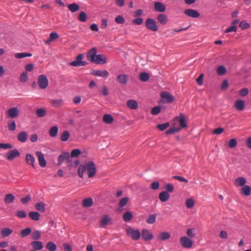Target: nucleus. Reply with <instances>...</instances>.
<instances>
[{
    "label": "nucleus",
    "mask_w": 251,
    "mask_h": 251,
    "mask_svg": "<svg viewBox=\"0 0 251 251\" xmlns=\"http://www.w3.org/2000/svg\"><path fill=\"white\" fill-rule=\"evenodd\" d=\"M194 201L192 199H189L186 201V206L188 208H192L194 206Z\"/></svg>",
    "instance_id": "nucleus-58"
},
{
    "label": "nucleus",
    "mask_w": 251,
    "mask_h": 251,
    "mask_svg": "<svg viewBox=\"0 0 251 251\" xmlns=\"http://www.w3.org/2000/svg\"><path fill=\"white\" fill-rule=\"evenodd\" d=\"M70 157V154L69 152H63L60 154L58 157V164L61 165L62 162L66 160H68Z\"/></svg>",
    "instance_id": "nucleus-26"
},
{
    "label": "nucleus",
    "mask_w": 251,
    "mask_h": 251,
    "mask_svg": "<svg viewBox=\"0 0 251 251\" xmlns=\"http://www.w3.org/2000/svg\"><path fill=\"white\" fill-rule=\"evenodd\" d=\"M15 200L14 196L12 194H8L5 195L4 201L6 203H11L14 201Z\"/></svg>",
    "instance_id": "nucleus-39"
},
{
    "label": "nucleus",
    "mask_w": 251,
    "mask_h": 251,
    "mask_svg": "<svg viewBox=\"0 0 251 251\" xmlns=\"http://www.w3.org/2000/svg\"><path fill=\"white\" fill-rule=\"evenodd\" d=\"M87 171L88 177H92L96 174V167L93 162H88L87 163Z\"/></svg>",
    "instance_id": "nucleus-7"
},
{
    "label": "nucleus",
    "mask_w": 251,
    "mask_h": 251,
    "mask_svg": "<svg viewBox=\"0 0 251 251\" xmlns=\"http://www.w3.org/2000/svg\"><path fill=\"white\" fill-rule=\"evenodd\" d=\"M25 159L26 162L28 164L31 165L33 168L35 167L34 164L35 162V159L33 156L29 153L27 154L26 155Z\"/></svg>",
    "instance_id": "nucleus-27"
},
{
    "label": "nucleus",
    "mask_w": 251,
    "mask_h": 251,
    "mask_svg": "<svg viewBox=\"0 0 251 251\" xmlns=\"http://www.w3.org/2000/svg\"><path fill=\"white\" fill-rule=\"evenodd\" d=\"M81 153V151L79 149H74L71 152V156L72 157H77Z\"/></svg>",
    "instance_id": "nucleus-56"
},
{
    "label": "nucleus",
    "mask_w": 251,
    "mask_h": 251,
    "mask_svg": "<svg viewBox=\"0 0 251 251\" xmlns=\"http://www.w3.org/2000/svg\"><path fill=\"white\" fill-rule=\"evenodd\" d=\"M126 234L135 241L138 240L141 236V234L138 229H134L130 227L126 228Z\"/></svg>",
    "instance_id": "nucleus-3"
},
{
    "label": "nucleus",
    "mask_w": 251,
    "mask_h": 251,
    "mask_svg": "<svg viewBox=\"0 0 251 251\" xmlns=\"http://www.w3.org/2000/svg\"><path fill=\"white\" fill-rule=\"evenodd\" d=\"M20 155V152L16 149L11 150L7 152L6 154V157L9 161L13 160L15 158L17 157Z\"/></svg>",
    "instance_id": "nucleus-10"
},
{
    "label": "nucleus",
    "mask_w": 251,
    "mask_h": 251,
    "mask_svg": "<svg viewBox=\"0 0 251 251\" xmlns=\"http://www.w3.org/2000/svg\"><path fill=\"white\" fill-rule=\"evenodd\" d=\"M234 107L238 111H242L244 109L245 107V102L242 100H238L235 101Z\"/></svg>",
    "instance_id": "nucleus-18"
},
{
    "label": "nucleus",
    "mask_w": 251,
    "mask_h": 251,
    "mask_svg": "<svg viewBox=\"0 0 251 251\" xmlns=\"http://www.w3.org/2000/svg\"><path fill=\"white\" fill-rule=\"evenodd\" d=\"M250 25V24L246 21H241L239 24V27L243 30L249 28Z\"/></svg>",
    "instance_id": "nucleus-55"
},
{
    "label": "nucleus",
    "mask_w": 251,
    "mask_h": 251,
    "mask_svg": "<svg viewBox=\"0 0 251 251\" xmlns=\"http://www.w3.org/2000/svg\"><path fill=\"white\" fill-rule=\"evenodd\" d=\"M37 83L41 89H46L49 84V81L47 77L44 75H39L38 76Z\"/></svg>",
    "instance_id": "nucleus-5"
},
{
    "label": "nucleus",
    "mask_w": 251,
    "mask_h": 251,
    "mask_svg": "<svg viewBox=\"0 0 251 251\" xmlns=\"http://www.w3.org/2000/svg\"><path fill=\"white\" fill-rule=\"evenodd\" d=\"M46 248L49 251H55L57 247L53 242H49L46 245Z\"/></svg>",
    "instance_id": "nucleus-43"
},
{
    "label": "nucleus",
    "mask_w": 251,
    "mask_h": 251,
    "mask_svg": "<svg viewBox=\"0 0 251 251\" xmlns=\"http://www.w3.org/2000/svg\"><path fill=\"white\" fill-rule=\"evenodd\" d=\"M27 139V133L25 131L21 132L18 135V139L21 142L25 143Z\"/></svg>",
    "instance_id": "nucleus-30"
},
{
    "label": "nucleus",
    "mask_w": 251,
    "mask_h": 251,
    "mask_svg": "<svg viewBox=\"0 0 251 251\" xmlns=\"http://www.w3.org/2000/svg\"><path fill=\"white\" fill-rule=\"evenodd\" d=\"M12 232V229L8 227L3 228L0 231L1 236L4 237L9 236Z\"/></svg>",
    "instance_id": "nucleus-34"
},
{
    "label": "nucleus",
    "mask_w": 251,
    "mask_h": 251,
    "mask_svg": "<svg viewBox=\"0 0 251 251\" xmlns=\"http://www.w3.org/2000/svg\"><path fill=\"white\" fill-rule=\"evenodd\" d=\"M35 154L38 157L40 166L41 167H45L46 166L47 163L43 153L40 151H37Z\"/></svg>",
    "instance_id": "nucleus-14"
},
{
    "label": "nucleus",
    "mask_w": 251,
    "mask_h": 251,
    "mask_svg": "<svg viewBox=\"0 0 251 251\" xmlns=\"http://www.w3.org/2000/svg\"><path fill=\"white\" fill-rule=\"evenodd\" d=\"M126 205V198H123L119 202V207L117 209L118 212H121L123 211V207Z\"/></svg>",
    "instance_id": "nucleus-52"
},
{
    "label": "nucleus",
    "mask_w": 251,
    "mask_h": 251,
    "mask_svg": "<svg viewBox=\"0 0 251 251\" xmlns=\"http://www.w3.org/2000/svg\"><path fill=\"white\" fill-rule=\"evenodd\" d=\"M161 111V107L160 106H155L151 109V114L153 115L158 114Z\"/></svg>",
    "instance_id": "nucleus-53"
},
{
    "label": "nucleus",
    "mask_w": 251,
    "mask_h": 251,
    "mask_svg": "<svg viewBox=\"0 0 251 251\" xmlns=\"http://www.w3.org/2000/svg\"><path fill=\"white\" fill-rule=\"evenodd\" d=\"M13 147L12 145L9 143H0V149H10Z\"/></svg>",
    "instance_id": "nucleus-61"
},
{
    "label": "nucleus",
    "mask_w": 251,
    "mask_h": 251,
    "mask_svg": "<svg viewBox=\"0 0 251 251\" xmlns=\"http://www.w3.org/2000/svg\"><path fill=\"white\" fill-rule=\"evenodd\" d=\"M160 201L162 202L167 201L170 198V195L167 191L161 192L158 196Z\"/></svg>",
    "instance_id": "nucleus-24"
},
{
    "label": "nucleus",
    "mask_w": 251,
    "mask_h": 251,
    "mask_svg": "<svg viewBox=\"0 0 251 251\" xmlns=\"http://www.w3.org/2000/svg\"><path fill=\"white\" fill-rule=\"evenodd\" d=\"M237 145V141L236 139L234 138L229 140L227 142V146L230 149L235 148Z\"/></svg>",
    "instance_id": "nucleus-49"
},
{
    "label": "nucleus",
    "mask_w": 251,
    "mask_h": 251,
    "mask_svg": "<svg viewBox=\"0 0 251 251\" xmlns=\"http://www.w3.org/2000/svg\"><path fill=\"white\" fill-rule=\"evenodd\" d=\"M175 121H178L179 123L180 127V128H183L187 127V123L185 119V117L182 114H180L179 117H176L175 119Z\"/></svg>",
    "instance_id": "nucleus-16"
},
{
    "label": "nucleus",
    "mask_w": 251,
    "mask_h": 251,
    "mask_svg": "<svg viewBox=\"0 0 251 251\" xmlns=\"http://www.w3.org/2000/svg\"><path fill=\"white\" fill-rule=\"evenodd\" d=\"M41 237L40 232L38 230H34L31 233V237L33 240H37Z\"/></svg>",
    "instance_id": "nucleus-51"
},
{
    "label": "nucleus",
    "mask_w": 251,
    "mask_h": 251,
    "mask_svg": "<svg viewBox=\"0 0 251 251\" xmlns=\"http://www.w3.org/2000/svg\"><path fill=\"white\" fill-rule=\"evenodd\" d=\"M169 126V123L167 122L165 124L158 125L157 126V128L161 131H164L166 128H167Z\"/></svg>",
    "instance_id": "nucleus-57"
},
{
    "label": "nucleus",
    "mask_w": 251,
    "mask_h": 251,
    "mask_svg": "<svg viewBox=\"0 0 251 251\" xmlns=\"http://www.w3.org/2000/svg\"><path fill=\"white\" fill-rule=\"evenodd\" d=\"M103 121L107 124H110L113 122V118L109 114H105L103 117Z\"/></svg>",
    "instance_id": "nucleus-38"
},
{
    "label": "nucleus",
    "mask_w": 251,
    "mask_h": 251,
    "mask_svg": "<svg viewBox=\"0 0 251 251\" xmlns=\"http://www.w3.org/2000/svg\"><path fill=\"white\" fill-rule=\"evenodd\" d=\"M87 163L84 165H81L78 169V174L80 177L82 178L83 173L87 171Z\"/></svg>",
    "instance_id": "nucleus-33"
},
{
    "label": "nucleus",
    "mask_w": 251,
    "mask_h": 251,
    "mask_svg": "<svg viewBox=\"0 0 251 251\" xmlns=\"http://www.w3.org/2000/svg\"><path fill=\"white\" fill-rule=\"evenodd\" d=\"M93 62L97 64L102 65L106 63L107 59L105 55L99 54H97L95 59Z\"/></svg>",
    "instance_id": "nucleus-13"
},
{
    "label": "nucleus",
    "mask_w": 251,
    "mask_h": 251,
    "mask_svg": "<svg viewBox=\"0 0 251 251\" xmlns=\"http://www.w3.org/2000/svg\"><path fill=\"white\" fill-rule=\"evenodd\" d=\"M115 22L118 24H122L125 23V20L122 16L118 15L115 18Z\"/></svg>",
    "instance_id": "nucleus-62"
},
{
    "label": "nucleus",
    "mask_w": 251,
    "mask_h": 251,
    "mask_svg": "<svg viewBox=\"0 0 251 251\" xmlns=\"http://www.w3.org/2000/svg\"><path fill=\"white\" fill-rule=\"evenodd\" d=\"M83 55L79 54L76 56L75 60L70 62L69 65L75 67L84 66L87 64V63L85 61H83Z\"/></svg>",
    "instance_id": "nucleus-2"
},
{
    "label": "nucleus",
    "mask_w": 251,
    "mask_h": 251,
    "mask_svg": "<svg viewBox=\"0 0 251 251\" xmlns=\"http://www.w3.org/2000/svg\"><path fill=\"white\" fill-rule=\"evenodd\" d=\"M58 133V128L57 126H53L50 128L49 133L50 137H56Z\"/></svg>",
    "instance_id": "nucleus-31"
},
{
    "label": "nucleus",
    "mask_w": 251,
    "mask_h": 251,
    "mask_svg": "<svg viewBox=\"0 0 251 251\" xmlns=\"http://www.w3.org/2000/svg\"><path fill=\"white\" fill-rule=\"evenodd\" d=\"M31 246L33 250H41L43 248V245L41 241H35L31 243Z\"/></svg>",
    "instance_id": "nucleus-23"
},
{
    "label": "nucleus",
    "mask_w": 251,
    "mask_h": 251,
    "mask_svg": "<svg viewBox=\"0 0 251 251\" xmlns=\"http://www.w3.org/2000/svg\"><path fill=\"white\" fill-rule=\"evenodd\" d=\"M241 193L243 196H248L251 194V187L246 185L241 189Z\"/></svg>",
    "instance_id": "nucleus-22"
},
{
    "label": "nucleus",
    "mask_w": 251,
    "mask_h": 251,
    "mask_svg": "<svg viewBox=\"0 0 251 251\" xmlns=\"http://www.w3.org/2000/svg\"><path fill=\"white\" fill-rule=\"evenodd\" d=\"M31 232V229L29 227L26 228L25 229H22L20 232V236L22 238H24L28 235Z\"/></svg>",
    "instance_id": "nucleus-42"
},
{
    "label": "nucleus",
    "mask_w": 251,
    "mask_h": 251,
    "mask_svg": "<svg viewBox=\"0 0 251 251\" xmlns=\"http://www.w3.org/2000/svg\"><path fill=\"white\" fill-rule=\"evenodd\" d=\"M26 213L24 210H19L17 211L16 216L20 218H25L26 217Z\"/></svg>",
    "instance_id": "nucleus-64"
},
{
    "label": "nucleus",
    "mask_w": 251,
    "mask_h": 251,
    "mask_svg": "<svg viewBox=\"0 0 251 251\" xmlns=\"http://www.w3.org/2000/svg\"><path fill=\"white\" fill-rule=\"evenodd\" d=\"M7 116L10 118H15L19 114V110L17 107H14L9 108L6 111Z\"/></svg>",
    "instance_id": "nucleus-8"
},
{
    "label": "nucleus",
    "mask_w": 251,
    "mask_h": 251,
    "mask_svg": "<svg viewBox=\"0 0 251 251\" xmlns=\"http://www.w3.org/2000/svg\"><path fill=\"white\" fill-rule=\"evenodd\" d=\"M164 189L166 190V191L170 193H172L173 192L174 190V187L173 185L171 183H169L165 185Z\"/></svg>",
    "instance_id": "nucleus-59"
},
{
    "label": "nucleus",
    "mask_w": 251,
    "mask_h": 251,
    "mask_svg": "<svg viewBox=\"0 0 251 251\" xmlns=\"http://www.w3.org/2000/svg\"><path fill=\"white\" fill-rule=\"evenodd\" d=\"M35 113L40 118L43 117L46 114V110L45 108H40L36 109Z\"/></svg>",
    "instance_id": "nucleus-41"
},
{
    "label": "nucleus",
    "mask_w": 251,
    "mask_h": 251,
    "mask_svg": "<svg viewBox=\"0 0 251 251\" xmlns=\"http://www.w3.org/2000/svg\"><path fill=\"white\" fill-rule=\"evenodd\" d=\"M117 79L120 83L125 84L126 83V75H120L117 76Z\"/></svg>",
    "instance_id": "nucleus-63"
},
{
    "label": "nucleus",
    "mask_w": 251,
    "mask_h": 251,
    "mask_svg": "<svg viewBox=\"0 0 251 251\" xmlns=\"http://www.w3.org/2000/svg\"><path fill=\"white\" fill-rule=\"evenodd\" d=\"M246 179L243 177H239L237 178L235 180V183L237 186H242L246 185Z\"/></svg>",
    "instance_id": "nucleus-32"
},
{
    "label": "nucleus",
    "mask_w": 251,
    "mask_h": 251,
    "mask_svg": "<svg viewBox=\"0 0 251 251\" xmlns=\"http://www.w3.org/2000/svg\"><path fill=\"white\" fill-rule=\"evenodd\" d=\"M181 246L185 248H191L193 244V241L186 236H182L180 238Z\"/></svg>",
    "instance_id": "nucleus-6"
},
{
    "label": "nucleus",
    "mask_w": 251,
    "mask_h": 251,
    "mask_svg": "<svg viewBox=\"0 0 251 251\" xmlns=\"http://www.w3.org/2000/svg\"><path fill=\"white\" fill-rule=\"evenodd\" d=\"M110 222V218H109V217L108 215H105L101 218L100 224L102 226H104L106 225H108Z\"/></svg>",
    "instance_id": "nucleus-40"
},
{
    "label": "nucleus",
    "mask_w": 251,
    "mask_h": 251,
    "mask_svg": "<svg viewBox=\"0 0 251 251\" xmlns=\"http://www.w3.org/2000/svg\"><path fill=\"white\" fill-rule=\"evenodd\" d=\"M155 11L160 12H164L166 9V6L161 2H155L154 4Z\"/></svg>",
    "instance_id": "nucleus-19"
},
{
    "label": "nucleus",
    "mask_w": 251,
    "mask_h": 251,
    "mask_svg": "<svg viewBox=\"0 0 251 251\" xmlns=\"http://www.w3.org/2000/svg\"><path fill=\"white\" fill-rule=\"evenodd\" d=\"M70 134L67 130L63 131L60 135V139L63 142L67 141L70 138Z\"/></svg>",
    "instance_id": "nucleus-37"
},
{
    "label": "nucleus",
    "mask_w": 251,
    "mask_h": 251,
    "mask_svg": "<svg viewBox=\"0 0 251 251\" xmlns=\"http://www.w3.org/2000/svg\"><path fill=\"white\" fill-rule=\"evenodd\" d=\"M180 130L179 127H172L167 130L165 132L166 134H171L178 132Z\"/></svg>",
    "instance_id": "nucleus-48"
},
{
    "label": "nucleus",
    "mask_w": 251,
    "mask_h": 251,
    "mask_svg": "<svg viewBox=\"0 0 251 251\" xmlns=\"http://www.w3.org/2000/svg\"><path fill=\"white\" fill-rule=\"evenodd\" d=\"M126 106L131 109H137L138 108L137 102L133 100H130L126 101Z\"/></svg>",
    "instance_id": "nucleus-25"
},
{
    "label": "nucleus",
    "mask_w": 251,
    "mask_h": 251,
    "mask_svg": "<svg viewBox=\"0 0 251 251\" xmlns=\"http://www.w3.org/2000/svg\"><path fill=\"white\" fill-rule=\"evenodd\" d=\"M91 74L93 75L103 77H107L109 75V73L105 70H93L91 72Z\"/></svg>",
    "instance_id": "nucleus-11"
},
{
    "label": "nucleus",
    "mask_w": 251,
    "mask_h": 251,
    "mask_svg": "<svg viewBox=\"0 0 251 251\" xmlns=\"http://www.w3.org/2000/svg\"><path fill=\"white\" fill-rule=\"evenodd\" d=\"M226 72V68L224 66H220L218 67L217 73L219 75H224Z\"/></svg>",
    "instance_id": "nucleus-47"
},
{
    "label": "nucleus",
    "mask_w": 251,
    "mask_h": 251,
    "mask_svg": "<svg viewBox=\"0 0 251 251\" xmlns=\"http://www.w3.org/2000/svg\"><path fill=\"white\" fill-rule=\"evenodd\" d=\"M157 20L162 25H166L168 22V18L167 15L164 14H160L157 17Z\"/></svg>",
    "instance_id": "nucleus-21"
},
{
    "label": "nucleus",
    "mask_w": 251,
    "mask_h": 251,
    "mask_svg": "<svg viewBox=\"0 0 251 251\" xmlns=\"http://www.w3.org/2000/svg\"><path fill=\"white\" fill-rule=\"evenodd\" d=\"M249 91L248 88H244L239 91V94L242 97H246L249 94Z\"/></svg>",
    "instance_id": "nucleus-60"
},
{
    "label": "nucleus",
    "mask_w": 251,
    "mask_h": 251,
    "mask_svg": "<svg viewBox=\"0 0 251 251\" xmlns=\"http://www.w3.org/2000/svg\"><path fill=\"white\" fill-rule=\"evenodd\" d=\"M150 78L149 75L146 72H142L140 74V79L143 82L147 81Z\"/></svg>",
    "instance_id": "nucleus-44"
},
{
    "label": "nucleus",
    "mask_w": 251,
    "mask_h": 251,
    "mask_svg": "<svg viewBox=\"0 0 251 251\" xmlns=\"http://www.w3.org/2000/svg\"><path fill=\"white\" fill-rule=\"evenodd\" d=\"M51 105L55 108H59L64 104V100L62 99H52L50 100Z\"/></svg>",
    "instance_id": "nucleus-17"
},
{
    "label": "nucleus",
    "mask_w": 251,
    "mask_h": 251,
    "mask_svg": "<svg viewBox=\"0 0 251 251\" xmlns=\"http://www.w3.org/2000/svg\"><path fill=\"white\" fill-rule=\"evenodd\" d=\"M68 8L70 11L73 13H74L79 10V6L75 3H73L69 4L68 5Z\"/></svg>",
    "instance_id": "nucleus-36"
},
{
    "label": "nucleus",
    "mask_w": 251,
    "mask_h": 251,
    "mask_svg": "<svg viewBox=\"0 0 251 251\" xmlns=\"http://www.w3.org/2000/svg\"><path fill=\"white\" fill-rule=\"evenodd\" d=\"M28 216L31 219L34 221H38L40 218V214L36 211L29 212Z\"/></svg>",
    "instance_id": "nucleus-35"
},
{
    "label": "nucleus",
    "mask_w": 251,
    "mask_h": 251,
    "mask_svg": "<svg viewBox=\"0 0 251 251\" xmlns=\"http://www.w3.org/2000/svg\"><path fill=\"white\" fill-rule=\"evenodd\" d=\"M184 13L192 18H198L200 16V13L197 10L193 9H185L184 11Z\"/></svg>",
    "instance_id": "nucleus-15"
},
{
    "label": "nucleus",
    "mask_w": 251,
    "mask_h": 251,
    "mask_svg": "<svg viewBox=\"0 0 251 251\" xmlns=\"http://www.w3.org/2000/svg\"><path fill=\"white\" fill-rule=\"evenodd\" d=\"M146 28L152 31H157L158 29L156 22L152 18H148L145 21Z\"/></svg>",
    "instance_id": "nucleus-1"
},
{
    "label": "nucleus",
    "mask_w": 251,
    "mask_h": 251,
    "mask_svg": "<svg viewBox=\"0 0 251 251\" xmlns=\"http://www.w3.org/2000/svg\"><path fill=\"white\" fill-rule=\"evenodd\" d=\"M35 208L38 211L44 212L45 211V204L42 202H37L35 205Z\"/></svg>",
    "instance_id": "nucleus-50"
},
{
    "label": "nucleus",
    "mask_w": 251,
    "mask_h": 251,
    "mask_svg": "<svg viewBox=\"0 0 251 251\" xmlns=\"http://www.w3.org/2000/svg\"><path fill=\"white\" fill-rule=\"evenodd\" d=\"M171 235L168 232H161L157 235V239L159 241H164L169 239Z\"/></svg>",
    "instance_id": "nucleus-20"
},
{
    "label": "nucleus",
    "mask_w": 251,
    "mask_h": 251,
    "mask_svg": "<svg viewBox=\"0 0 251 251\" xmlns=\"http://www.w3.org/2000/svg\"><path fill=\"white\" fill-rule=\"evenodd\" d=\"M78 18L80 21L84 22L86 21L87 18V15L85 12H81L79 14Z\"/></svg>",
    "instance_id": "nucleus-54"
},
{
    "label": "nucleus",
    "mask_w": 251,
    "mask_h": 251,
    "mask_svg": "<svg viewBox=\"0 0 251 251\" xmlns=\"http://www.w3.org/2000/svg\"><path fill=\"white\" fill-rule=\"evenodd\" d=\"M59 37V35L57 33V32H52L50 33L49 39L45 41V43L46 44H48L53 40L58 39Z\"/></svg>",
    "instance_id": "nucleus-28"
},
{
    "label": "nucleus",
    "mask_w": 251,
    "mask_h": 251,
    "mask_svg": "<svg viewBox=\"0 0 251 251\" xmlns=\"http://www.w3.org/2000/svg\"><path fill=\"white\" fill-rule=\"evenodd\" d=\"M16 127V123L14 120H9L8 122V128L10 131H14Z\"/></svg>",
    "instance_id": "nucleus-45"
},
{
    "label": "nucleus",
    "mask_w": 251,
    "mask_h": 251,
    "mask_svg": "<svg viewBox=\"0 0 251 251\" xmlns=\"http://www.w3.org/2000/svg\"><path fill=\"white\" fill-rule=\"evenodd\" d=\"M160 97L163 103H170L174 100V97L169 92L163 91L160 93Z\"/></svg>",
    "instance_id": "nucleus-4"
},
{
    "label": "nucleus",
    "mask_w": 251,
    "mask_h": 251,
    "mask_svg": "<svg viewBox=\"0 0 251 251\" xmlns=\"http://www.w3.org/2000/svg\"><path fill=\"white\" fill-rule=\"evenodd\" d=\"M97 50L96 48H93L88 51L86 57L88 60L93 62L95 59L97 54Z\"/></svg>",
    "instance_id": "nucleus-12"
},
{
    "label": "nucleus",
    "mask_w": 251,
    "mask_h": 251,
    "mask_svg": "<svg viewBox=\"0 0 251 251\" xmlns=\"http://www.w3.org/2000/svg\"><path fill=\"white\" fill-rule=\"evenodd\" d=\"M142 237L145 241L151 240L153 238V235L149 230L144 229L142 230Z\"/></svg>",
    "instance_id": "nucleus-9"
},
{
    "label": "nucleus",
    "mask_w": 251,
    "mask_h": 251,
    "mask_svg": "<svg viewBox=\"0 0 251 251\" xmlns=\"http://www.w3.org/2000/svg\"><path fill=\"white\" fill-rule=\"evenodd\" d=\"M93 204V200L91 198H87L82 201V205L84 207H89Z\"/></svg>",
    "instance_id": "nucleus-29"
},
{
    "label": "nucleus",
    "mask_w": 251,
    "mask_h": 251,
    "mask_svg": "<svg viewBox=\"0 0 251 251\" xmlns=\"http://www.w3.org/2000/svg\"><path fill=\"white\" fill-rule=\"evenodd\" d=\"M157 214H154L150 215L146 220V222L148 224H152L155 222Z\"/></svg>",
    "instance_id": "nucleus-46"
}]
</instances>
